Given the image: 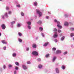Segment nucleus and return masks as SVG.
Here are the masks:
<instances>
[{
	"label": "nucleus",
	"mask_w": 74,
	"mask_h": 74,
	"mask_svg": "<svg viewBox=\"0 0 74 74\" xmlns=\"http://www.w3.org/2000/svg\"><path fill=\"white\" fill-rule=\"evenodd\" d=\"M36 12L38 14L39 16H41V15H42V13L40 12V10L38 9L36 10Z\"/></svg>",
	"instance_id": "nucleus-1"
},
{
	"label": "nucleus",
	"mask_w": 74,
	"mask_h": 74,
	"mask_svg": "<svg viewBox=\"0 0 74 74\" xmlns=\"http://www.w3.org/2000/svg\"><path fill=\"white\" fill-rule=\"evenodd\" d=\"M1 27L3 30H4L5 29V25L4 24H2L1 25Z\"/></svg>",
	"instance_id": "nucleus-2"
},
{
	"label": "nucleus",
	"mask_w": 74,
	"mask_h": 74,
	"mask_svg": "<svg viewBox=\"0 0 74 74\" xmlns=\"http://www.w3.org/2000/svg\"><path fill=\"white\" fill-rule=\"evenodd\" d=\"M32 54L34 55H38V53L36 51H34L32 52Z\"/></svg>",
	"instance_id": "nucleus-3"
},
{
	"label": "nucleus",
	"mask_w": 74,
	"mask_h": 74,
	"mask_svg": "<svg viewBox=\"0 0 74 74\" xmlns=\"http://www.w3.org/2000/svg\"><path fill=\"white\" fill-rule=\"evenodd\" d=\"M22 66L23 69L24 70H26V69H27V67H26V66L25 65H22Z\"/></svg>",
	"instance_id": "nucleus-4"
},
{
	"label": "nucleus",
	"mask_w": 74,
	"mask_h": 74,
	"mask_svg": "<svg viewBox=\"0 0 74 74\" xmlns=\"http://www.w3.org/2000/svg\"><path fill=\"white\" fill-rule=\"evenodd\" d=\"M56 71L57 73H59V69H58V68H57L56 69Z\"/></svg>",
	"instance_id": "nucleus-5"
},
{
	"label": "nucleus",
	"mask_w": 74,
	"mask_h": 74,
	"mask_svg": "<svg viewBox=\"0 0 74 74\" xmlns=\"http://www.w3.org/2000/svg\"><path fill=\"white\" fill-rule=\"evenodd\" d=\"M58 35H57V33H56V34L53 36V37L54 38H57V37H58Z\"/></svg>",
	"instance_id": "nucleus-6"
},
{
	"label": "nucleus",
	"mask_w": 74,
	"mask_h": 74,
	"mask_svg": "<svg viewBox=\"0 0 74 74\" xmlns=\"http://www.w3.org/2000/svg\"><path fill=\"white\" fill-rule=\"evenodd\" d=\"M48 44H49L48 42L45 43V44L43 45V46H44V47H47V45H48Z\"/></svg>",
	"instance_id": "nucleus-7"
},
{
	"label": "nucleus",
	"mask_w": 74,
	"mask_h": 74,
	"mask_svg": "<svg viewBox=\"0 0 74 74\" xmlns=\"http://www.w3.org/2000/svg\"><path fill=\"white\" fill-rule=\"evenodd\" d=\"M61 53V51L60 50H57L56 51V54H59V53Z\"/></svg>",
	"instance_id": "nucleus-8"
},
{
	"label": "nucleus",
	"mask_w": 74,
	"mask_h": 74,
	"mask_svg": "<svg viewBox=\"0 0 74 74\" xmlns=\"http://www.w3.org/2000/svg\"><path fill=\"white\" fill-rule=\"evenodd\" d=\"M64 25L65 26H67L69 25V23L67 22H65L64 23Z\"/></svg>",
	"instance_id": "nucleus-9"
},
{
	"label": "nucleus",
	"mask_w": 74,
	"mask_h": 74,
	"mask_svg": "<svg viewBox=\"0 0 74 74\" xmlns=\"http://www.w3.org/2000/svg\"><path fill=\"white\" fill-rule=\"evenodd\" d=\"M54 21L55 22H57V24H59V25H60V22L58 21H57V20H56V19L54 20Z\"/></svg>",
	"instance_id": "nucleus-10"
},
{
	"label": "nucleus",
	"mask_w": 74,
	"mask_h": 74,
	"mask_svg": "<svg viewBox=\"0 0 74 74\" xmlns=\"http://www.w3.org/2000/svg\"><path fill=\"white\" fill-rule=\"evenodd\" d=\"M2 43H3V44H7V42H5V40H3L2 41Z\"/></svg>",
	"instance_id": "nucleus-11"
},
{
	"label": "nucleus",
	"mask_w": 74,
	"mask_h": 74,
	"mask_svg": "<svg viewBox=\"0 0 74 74\" xmlns=\"http://www.w3.org/2000/svg\"><path fill=\"white\" fill-rule=\"evenodd\" d=\"M57 27H58V28H59V29H62V27L60 25H57Z\"/></svg>",
	"instance_id": "nucleus-12"
},
{
	"label": "nucleus",
	"mask_w": 74,
	"mask_h": 74,
	"mask_svg": "<svg viewBox=\"0 0 74 74\" xmlns=\"http://www.w3.org/2000/svg\"><path fill=\"white\" fill-rule=\"evenodd\" d=\"M32 47L34 48H36V44H33L32 45Z\"/></svg>",
	"instance_id": "nucleus-13"
},
{
	"label": "nucleus",
	"mask_w": 74,
	"mask_h": 74,
	"mask_svg": "<svg viewBox=\"0 0 74 74\" xmlns=\"http://www.w3.org/2000/svg\"><path fill=\"white\" fill-rule=\"evenodd\" d=\"M38 24H39V25H40V24H41V23H42V22H41V21H38V22H37Z\"/></svg>",
	"instance_id": "nucleus-14"
},
{
	"label": "nucleus",
	"mask_w": 74,
	"mask_h": 74,
	"mask_svg": "<svg viewBox=\"0 0 74 74\" xmlns=\"http://www.w3.org/2000/svg\"><path fill=\"white\" fill-rule=\"evenodd\" d=\"M39 30H40V31H42V30H43V28L42 27H40Z\"/></svg>",
	"instance_id": "nucleus-15"
},
{
	"label": "nucleus",
	"mask_w": 74,
	"mask_h": 74,
	"mask_svg": "<svg viewBox=\"0 0 74 74\" xmlns=\"http://www.w3.org/2000/svg\"><path fill=\"white\" fill-rule=\"evenodd\" d=\"M18 34L19 36H22V34L21 32H18Z\"/></svg>",
	"instance_id": "nucleus-16"
},
{
	"label": "nucleus",
	"mask_w": 74,
	"mask_h": 74,
	"mask_svg": "<svg viewBox=\"0 0 74 74\" xmlns=\"http://www.w3.org/2000/svg\"><path fill=\"white\" fill-rule=\"evenodd\" d=\"M56 57H53V62H54V61H55V60H56Z\"/></svg>",
	"instance_id": "nucleus-17"
},
{
	"label": "nucleus",
	"mask_w": 74,
	"mask_h": 74,
	"mask_svg": "<svg viewBox=\"0 0 74 74\" xmlns=\"http://www.w3.org/2000/svg\"><path fill=\"white\" fill-rule=\"evenodd\" d=\"M27 24L29 25H31V22L28 21L27 22Z\"/></svg>",
	"instance_id": "nucleus-18"
},
{
	"label": "nucleus",
	"mask_w": 74,
	"mask_h": 74,
	"mask_svg": "<svg viewBox=\"0 0 74 74\" xmlns=\"http://www.w3.org/2000/svg\"><path fill=\"white\" fill-rule=\"evenodd\" d=\"M42 66L41 65H38V67L39 69H41V68H42Z\"/></svg>",
	"instance_id": "nucleus-19"
},
{
	"label": "nucleus",
	"mask_w": 74,
	"mask_h": 74,
	"mask_svg": "<svg viewBox=\"0 0 74 74\" xmlns=\"http://www.w3.org/2000/svg\"><path fill=\"white\" fill-rule=\"evenodd\" d=\"M65 38V36H63L62 38L61 39V40H62V41H63V40H64Z\"/></svg>",
	"instance_id": "nucleus-20"
},
{
	"label": "nucleus",
	"mask_w": 74,
	"mask_h": 74,
	"mask_svg": "<svg viewBox=\"0 0 74 74\" xmlns=\"http://www.w3.org/2000/svg\"><path fill=\"white\" fill-rule=\"evenodd\" d=\"M74 36V33H71V37H73Z\"/></svg>",
	"instance_id": "nucleus-21"
},
{
	"label": "nucleus",
	"mask_w": 74,
	"mask_h": 74,
	"mask_svg": "<svg viewBox=\"0 0 74 74\" xmlns=\"http://www.w3.org/2000/svg\"><path fill=\"white\" fill-rule=\"evenodd\" d=\"M13 55V57H15V56H16V53H14L12 54Z\"/></svg>",
	"instance_id": "nucleus-22"
},
{
	"label": "nucleus",
	"mask_w": 74,
	"mask_h": 74,
	"mask_svg": "<svg viewBox=\"0 0 74 74\" xmlns=\"http://www.w3.org/2000/svg\"><path fill=\"white\" fill-rule=\"evenodd\" d=\"M15 64L16 65H17V66H19V63L18 62H15Z\"/></svg>",
	"instance_id": "nucleus-23"
},
{
	"label": "nucleus",
	"mask_w": 74,
	"mask_h": 74,
	"mask_svg": "<svg viewBox=\"0 0 74 74\" xmlns=\"http://www.w3.org/2000/svg\"><path fill=\"white\" fill-rule=\"evenodd\" d=\"M57 30H58L56 28H54L53 30L54 32H57Z\"/></svg>",
	"instance_id": "nucleus-24"
},
{
	"label": "nucleus",
	"mask_w": 74,
	"mask_h": 74,
	"mask_svg": "<svg viewBox=\"0 0 74 74\" xmlns=\"http://www.w3.org/2000/svg\"><path fill=\"white\" fill-rule=\"evenodd\" d=\"M18 41L19 42H22V39H19V38L18 39Z\"/></svg>",
	"instance_id": "nucleus-25"
},
{
	"label": "nucleus",
	"mask_w": 74,
	"mask_h": 74,
	"mask_svg": "<svg viewBox=\"0 0 74 74\" xmlns=\"http://www.w3.org/2000/svg\"><path fill=\"white\" fill-rule=\"evenodd\" d=\"M17 27H20V26H21V24H20L19 23H18L17 24Z\"/></svg>",
	"instance_id": "nucleus-26"
},
{
	"label": "nucleus",
	"mask_w": 74,
	"mask_h": 74,
	"mask_svg": "<svg viewBox=\"0 0 74 74\" xmlns=\"http://www.w3.org/2000/svg\"><path fill=\"white\" fill-rule=\"evenodd\" d=\"M34 4L35 6L37 5V3L36 2H35L34 3Z\"/></svg>",
	"instance_id": "nucleus-27"
},
{
	"label": "nucleus",
	"mask_w": 74,
	"mask_h": 74,
	"mask_svg": "<svg viewBox=\"0 0 74 74\" xmlns=\"http://www.w3.org/2000/svg\"><path fill=\"white\" fill-rule=\"evenodd\" d=\"M52 50H53V51H56V48L55 47H53L52 48Z\"/></svg>",
	"instance_id": "nucleus-28"
},
{
	"label": "nucleus",
	"mask_w": 74,
	"mask_h": 74,
	"mask_svg": "<svg viewBox=\"0 0 74 74\" xmlns=\"http://www.w3.org/2000/svg\"><path fill=\"white\" fill-rule=\"evenodd\" d=\"M49 56V54H47L46 55V58H48Z\"/></svg>",
	"instance_id": "nucleus-29"
},
{
	"label": "nucleus",
	"mask_w": 74,
	"mask_h": 74,
	"mask_svg": "<svg viewBox=\"0 0 74 74\" xmlns=\"http://www.w3.org/2000/svg\"><path fill=\"white\" fill-rule=\"evenodd\" d=\"M61 67L62 69H65V66L64 65L62 66Z\"/></svg>",
	"instance_id": "nucleus-30"
},
{
	"label": "nucleus",
	"mask_w": 74,
	"mask_h": 74,
	"mask_svg": "<svg viewBox=\"0 0 74 74\" xmlns=\"http://www.w3.org/2000/svg\"><path fill=\"white\" fill-rule=\"evenodd\" d=\"M21 15L22 16H24V13L23 12H21Z\"/></svg>",
	"instance_id": "nucleus-31"
},
{
	"label": "nucleus",
	"mask_w": 74,
	"mask_h": 74,
	"mask_svg": "<svg viewBox=\"0 0 74 74\" xmlns=\"http://www.w3.org/2000/svg\"><path fill=\"white\" fill-rule=\"evenodd\" d=\"M58 33H61L62 32V31L60 29L58 30Z\"/></svg>",
	"instance_id": "nucleus-32"
},
{
	"label": "nucleus",
	"mask_w": 74,
	"mask_h": 74,
	"mask_svg": "<svg viewBox=\"0 0 74 74\" xmlns=\"http://www.w3.org/2000/svg\"><path fill=\"white\" fill-rule=\"evenodd\" d=\"M11 23L12 25H14V24L15 23V21H13L11 22Z\"/></svg>",
	"instance_id": "nucleus-33"
},
{
	"label": "nucleus",
	"mask_w": 74,
	"mask_h": 74,
	"mask_svg": "<svg viewBox=\"0 0 74 74\" xmlns=\"http://www.w3.org/2000/svg\"><path fill=\"white\" fill-rule=\"evenodd\" d=\"M16 7H18L20 8V7H21V5H20L18 4V5H16Z\"/></svg>",
	"instance_id": "nucleus-34"
},
{
	"label": "nucleus",
	"mask_w": 74,
	"mask_h": 74,
	"mask_svg": "<svg viewBox=\"0 0 74 74\" xmlns=\"http://www.w3.org/2000/svg\"><path fill=\"white\" fill-rule=\"evenodd\" d=\"M28 27L29 28V29H31V27H30V25H28Z\"/></svg>",
	"instance_id": "nucleus-35"
},
{
	"label": "nucleus",
	"mask_w": 74,
	"mask_h": 74,
	"mask_svg": "<svg viewBox=\"0 0 74 74\" xmlns=\"http://www.w3.org/2000/svg\"><path fill=\"white\" fill-rule=\"evenodd\" d=\"M67 52L66 51L64 53V55H66V54H67Z\"/></svg>",
	"instance_id": "nucleus-36"
},
{
	"label": "nucleus",
	"mask_w": 74,
	"mask_h": 74,
	"mask_svg": "<svg viewBox=\"0 0 74 74\" xmlns=\"http://www.w3.org/2000/svg\"><path fill=\"white\" fill-rule=\"evenodd\" d=\"M3 49H4V50H6V47L5 46L4 47H3Z\"/></svg>",
	"instance_id": "nucleus-37"
},
{
	"label": "nucleus",
	"mask_w": 74,
	"mask_h": 74,
	"mask_svg": "<svg viewBox=\"0 0 74 74\" xmlns=\"http://www.w3.org/2000/svg\"><path fill=\"white\" fill-rule=\"evenodd\" d=\"M8 14H11V11H9Z\"/></svg>",
	"instance_id": "nucleus-38"
},
{
	"label": "nucleus",
	"mask_w": 74,
	"mask_h": 74,
	"mask_svg": "<svg viewBox=\"0 0 74 74\" xmlns=\"http://www.w3.org/2000/svg\"><path fill=\"white\" fill-rule=\"evenodd\" d=\"M5 16H8V14H7V13H5Z\"/></svg>",
	"instance_id": "nucleus-39"
},
{
	"label": "nucleus",
	"mask_w": 74,
	"mask_h": 74,
	"mask_svg": "<svg viewBox=\"0 0 74 74\" xmlns=\"http://www.w3.org/2000/svg\"><path fill=\"white\" fill-rule=\"evenodd\" d=\"M8 66H9V67H12V65H11V64H9L8 65Z\"/></svg>",
	"instance_id": "nucleus-40"
},
{
	"label": "nucleus",
	"mask_w": 74,
	"mask_h": 74,
	"mask_svg": "<svg viewBox=\"0 0 74 74\" xmlns=\"http://www.w3.org/2000/svg\"><path fill=\"white\" fill-rule=\"evenodd\" d=\"M27 64H30L31 63L30 61H28L27 62Z\"/></svg>",
	"instance_id": "nucleus-41"
},
{
	"label": "nucleus",
	"mask_w": 74,
	"mask_h": 74,
	"mask_svg": "<svg viewBox=\"0 0 74 74\" xmlns=\"http://www.w3.org/2000/svg\"><path fill=\"white\" fill-rule=\"evenodd\" d=\"M9 9V8H8V7H6V10H8Z\"/></svg>",
	"instance_id": "nucleus-42"
},
{
	"label": "nucleus",
	"mask_w": 74,
	"mask_h": 74,
	"mask_svg": "<svg viewBox=\"0 0 74 74\" xmlns=\"http://www.w3.org/2000/svg\"><path fill=\"white\" fill-rule=\"evenodd\" d=\"M38 61H39V62L41 60V59H40V58H38Z\"/></svg>",
	"instance_id": "nucleus-43"
},
{
	"label": "nucleus",
	"mask_w": 74,
	"mask_h": 74,
	"mask_svg": "<svg viewBox=\"0 0 74 74\" xmlns=\"http://www.w3.org/2000/svg\"><path fill=\"white\" fill-rule=\"evenodd\" d=\"M15 69H16V70H18V67H16L15 68Z\"/></svg>",
	"instance_id": "nucleus-44"
},
{
	"label": "nucleus",
	"mask_w": 74,
	"mask_h": 74,
	"mask_svg": "<svg viewBox=\"0 0 74 74\" xmlns=\"http://www.w3.org/2000/svg\"><path fill=\"white\" fill-rule=\"evenodd\" d=\"M3 68L4 69H5V68H6V66H5V65H4Z\"/></svg>",
	"instance_id": "nucleus-45"
},
{
	"label": "nucleus",
	"mask_w": 74,
	"mask_h": 74,
	"mask_svg": "<svg viewBox=\"0 0 74 74\" xmlns=\"http://www.w3.org/2000/svg\"><path fill=\"white\" fill-rule=\"evenodd\" d=\"M14 74H16V71H14Z\"/></svg>",
	"instance_id": "nucleus-46"
},
{
	"label": "nucleus",
	"mask_w": 74,
	"mask_h": 74,
	"mask_svg": "<svg viewBox=\"0 0 74 74\" xmlns=\"http://www.w3.org/2000/svg\"><path fill=\"white\" fill-rule=\"evenodd\" d=\"M42 37H44V34L43 33L42 34Z\"/></svg>",
	"instance_id": "nucleus-47"
},
{
	"label": "nucleus",
	"mask_w": 74,
	"mask_h": 74,
	"mask_svg": "<svg viewBox=\"0 0 74 74\" xmlns=\"http://www.w3.org/2000/svg\"><path fill=\"white\" fill-rule=\"evenodd\" d=\"M71 30L72 31H73V30H74V28H71Z\"/></svg>",
	"instance_id": "nucleus-48"
},
{
	"label": "nucleus",
	"mask_w": 74,
	"mask_h": 74,
	"mask_svg": "<svg viewBox=\"0 0 74 74\" xmlns=\"http://www.w3.org/2000/svg\"><path fill=\"white\" fill-rule=\"evenodd\" d=\"M26 50H27V51H29V48H27Z\"/></svg>",
	"instance_id": "nucleus-49"
},
{
	"label": "nucleus",
	"mask_w": 74,
	"mask_h": 74,
	"mask_svg": "<svg viewBox=\"0 0 74 74\" xmlns=\"http://www.w3.org/2000/svg\"><path fill=\"white\" fill-rule=\"evenodd\" d=\"M46 19H48L49 18V16H47L46 17Z\"/></svg>",
	"instance_id": "nucleus-50"
},
{
	"label": "nucleus",
	"mask_w": 74,
	"mask_h": 74,
	"mask_svg": "<svg viewBox=\"0 0 74 74\" xmlns=\"http://www.w3.org/2000/svg\"><path fill=\"white\" fill-rule=\"evenodd\" d=\"M55 42H58V40H55Z\"/></svg>",
	"instance_id": "nucleus-51"
},
{
	"label": "nucleus",
	"mask_w": 74,
	"mask_h": 74,
	"mask_svg": "<svg viewBox=\"0 0 74 74\" xmlns=\"http://www.w3.org/2000/svg\"><path fill=\"white\" fill-rule=\"evenodd\" d=\"M2 18L3 19H4V16H2Z\"/></svg>",
	"instance_id": "nucleus-52"
},
{
	"label": "nucleus",
	"mask_w": 74,
	"mask_h": 74,
	"mask_svg": "<svg viewBox=\"0 0 74 74\" xmlns=\"http://www.w3.org/2000/svg\"><path fill=\"white\" fill-rule=\"evenodd\" d=\"M1 35V33H0V36Z\"/></svg>",
	"instance_id": "nucleus-53"
},
{
	"label": "nucleus",
	"mask_w": 74,
	"mask_h": 74,
	"mask_svg": "<svg viewBox=\"0 0 74 74\" xmlns=\"http://www.w3.org/2000/svg\"><path fill=\"white\" fill-rule=\"evenodd\" d=\"M1 0H0V1H1Z\"/></svg>",
	"instance_id": "nucleus-54"
}]
</instances>
